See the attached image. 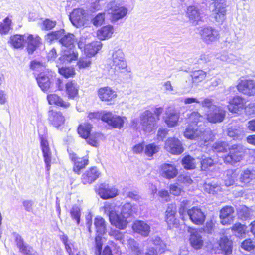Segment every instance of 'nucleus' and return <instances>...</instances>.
I'll use <instances>...</instances> for the list:
<instances>
[{
    "label": "nucleus",
    "mask_w": 255,
    "mask_h": 255,
    "mask_svg": "<svg viewBox=\"0 0 255 255\" xmlns=\"http://www.w3.org/2000/svg\"><path fill=\"white\" fill-rule=\"evenodd\" d=\"M48 120L53 127L61 128L64 127L65 118L61 112L50 110L48 112Z\"/></svg>",
    "instance_id": "19"
},
{
    "label": "nucleus",
    "mask_w": 255,
    "mask_h": 255,
    "mask_svg": "<svg viewBox=\"0 0 255 255\" xmlns=\"http://www.w3.org/2000/svg\"><path fill=\"white\" fill-rule=\"evenodd\" d=\"M203 118V117L197 112H193L188 116L189 122L191 125H198V123L201 122Z\"/></svg>",
    "instance_id": "58"
},
{
    "label": "nucleus",
    "mask_w": 255,
    "mask_h": 255,
    "mask_svg": "<svg viewBox=\"0 0 255 255\" xmlns=\"http://www.w3.org/2000/svg\"><path fill=\"white\" fill-rule=\"evenodd\" d=\"M245 101L239 96H235L229 101L228 110L230 112L238 113L245 108Z\"/></svg>",
    "instance_id": "25"
},
{
    "label": "nucleus",
    "mask_w": 255,
    "mask_h": 255,
    "mask_svg": "<svg viewBox=\"0 0 255 255\" xmlns=\"http://www.w3.org/2000/svg\"><path fill=\"white\" fill-rule=\"evenodd\" d=\"M238 215L242 219L248 218L254 215L253 211L245 206H242L238 210Z\"/></svg>",
    "instance_id": "54"
},
{
    "label": "nucleus",
    "mask_w": 255,
    "mask_h": 255,
    "mask_svg": "<svg viewBox=\"0 0 255 255\" xmlns=\"http://www.w3.org/2000/svg\"><path fill=\"white\" fill-rule=\"evenodd\" d=\"M104 212L109 218L111 224L120 230L125 229L128 224L127 219L119 211V207L114 202H105Z\"/></svg>",
    "instance_id": "2"
},
{
    "label": "nucleus",
    "mask_w": 255,
    "mask_h": 255,
    "mask_svg": "<svg viewBox=\"0 0 255 255\" xmlns=\"http://www.w3.org/2000/svg\"><path fill=\"white\" fill-rule=\"evenodd\" d=\"M71 215L74 219L77 224L80 223V209L77 206H74L71 210Z\"/></svg>",
    "instance_id": "63"
},
{
    "label": "nucleus",
    "mask_w": 255,
    "mask_h": 255,
    "mask_svg": "<svg viewBox=\"0 0 255 255\" xmlns=\"http://www.w3.org/2000/svg\"><path fill=\"white\" fill-rule=\"evenodd\" d=\"M185 137L191 140H199L200 146L205 145L209 141L213 140L211 130L208 128H204L201 125L190 124L184 132Z\"/></svg>",
    "instance_id": "1"
},
{
    "label": "nucleus",
    "mask_w": 255,
    "mask_h": 255,
    "mask_svg": "<svg viewBox=\"0 0 255 255\" xmlns=\"http://www.w3.org/2000/svg\"><path fill=\"white\" fill-rule=\"evenodd\" d=\"M133 230L143 237H147L150 232V226L143 221L137 220L132 225Z\"/></svg>",
    "instance_id": "28"
},
{
    "label": "nucleus",
    "mask_w": 255,
    "mask_h": 255,
    "mask_svg": "<svg viewBox=\"0 0 255 255\" xmlns=\"http://www.w3.org/2000/svg\"><path fill=\"white\" fill-rule=\"evenodd\" d=\"M187 214L191 221L196 225H201L205 221V215L198 207H192L187 211Z\"/></svg>",
    "instance_id": "22"
},
{
    "label": "nucleus",
    "mask_w": 255,
    "mask_h": 255,
    "mask_svg": "<svg viewBox=\"0 0 255 255\" xmlns=\"http://www.w3.org/2000/svg\"><path fill=\"white\" fill-rule=\"evenodd\" d=\"M234 210L232 206H226L220 211L221 223L223 225L231 224L234 220Z\"/></svg>",
    "instance_id": "23"
},
{
    "label": "nucleus",
    "mask_w": 255,
    "mask_h": 255,
    "mask_svg": "<svg viewBox=\"0 0 255 255\" xmlns=\"http://www.w3.org/2000/svg\"><path fill=\"white\" fill-rule=\"evenodd\" d=\"M66 92L68 98L74 99L78 94L79 86L74 81H69L65 85Z\"/></svg>",
    "instance_id": "37"
},
{
    "label": "nucleus",
    "mask_w": 255,
    "mask_h": 255,
    "mask_svg": "<svg viewBox=\"0 0 255 255\" xmlns=\"http://www.w3.org/2000/svg\"><path fill=\"white\" fill-rule=\"evenodd\" d=\"M16 242L20 251L24 254L26 255H38L37 253L32 248L24 244L21 237L17 236L16 237Z\"/></svg>",
    "instance_id": "40"
},
{
    "label": "nucleus",
    "mask_w": 255,
    "mask_h": 255,
    "mask_svg": "<svg viewBox=\"0 0 255 255\" xmlns=\"http://www.w3.org/2000/svg\"><path fill=\"white\" fill-rule=\"evenodd\" d=\"M201 105L205 108L208 109V111H210L215 108L217 105L214 104V101L213 99L209 98H205L201 102Z\"/></svg>",
    "instance_id": "60"
},
{
    "label": "nucleus",
    "mask_w": 255,
    "mask_h": 255,
    "mask_svg": "<svg viewBox=\"0 0 255 255\" xmlns=\"http://www.w3.org/2000/svg\"><path fill=\"white\" fill-rule=\"evenodd\" d=\"M239 91L248 96L255 95V81L251 79L241 80L237 86Z\"/></svg>",
    "instance_id": "15"
},
{
    "label": "nucleus",
    "mask_w": 255,
    "mask_h": 255,
    "mask_svg": "<svg viewBox=\"0 0 255 255\" xmlns=\"http://www.w3.org/2000/svg\"><path fill=\"white\" fill-rule=\"evenodd\" d=\"M100 174L96 167H92L82 175V182L84 184H91L99 177Z\"/></svg>",
    "instance_id": "30"
},
{
    "label": "nucleus",
    "mask_w": 255,
    "mask_h": 255,
    "mask_svg": "<svg viewBox=\"0 0 255 255\" xmlns=\"http://www.w3.org/2000/svg\"><path fill=\"white\" fill-rule=\"evenodd\" d=\"M59 73L66 78L73 77L75 75L74 68L71 67H64L58 68Z\"/></svg>",
    "instance_id": "51"
},
{
    "label": "nucleus",
    "mask_w": 255,
    "mask_h": 255,
    "mask_svg": "<svg viewBox=\"0 0 255 255\" xmlns=\"http://www.w3.org/2000/svg\"><path fill=\"white\" fill-rule=\"evenodd\" d=\"M47 100L49 104L54 105L64 108H67L70 105L69 102L64 101L60 96L56 94H48L47 96Z\"/></svg>",
    "instance_id": "32"
},
{
    "label": "nucleus",
    "mask_w": 255,
    "mask_h": 255,
    "mask_svg": "<svg viewBox=\"0 0 255 255\" xmlns=\"http://www.w3.org/2000/svg\"><path fill=\"white\" fill-rule=\"evenodd\" d=\"M113 32V27L111 25H107L97 31V36L100 40H105L110 38Z\"/></svg>",
    "instance_id": "36"
},
{
    "label": "nucleus",
    "mask_w": 255,
    "mask_h": 255,
    "mask_svg": "<svg viewBox=\"0 0 255 255\" xmlns=\"http://www.w3.org/2000/svg\"><path fill=\"white\" fill-rule=\"evenodd\" d=\"M110 64L112 71L116 76H120L125 72H130V69L128 67L125 54L121 49L113 51Z\"/></svg>",
    "instance_id": "3"
},
{
    "label": "nucleus",
    "mask_w": 255,
    "mask_h": 255,
    "mask_svg": "<svg viewBox=\"0 0 255 255\" xmlns=\"http://www.w3.org/2000/svg\"><path fill=\"white\" fill-rule=\"evenodd\" d=\"M25 42L24 35L16 34L10 36L8 43L14 48L19 49L22 48Z\"/></svg>",
    "instance_id": "41"
},
{
    "label": "nucleus",
    "mask_w": 255,
    "mask_h": 255,
    "mask_svg": "<svg viewBox=\"0 0 255 255\" xmlns=\"http://www.w3.org/2000/svg\"><path fill=\"white\" fill-rule=\"evenodd\" d=\"M225 115V108L218 105L213 109L207 111V118L210 123H220L224 120Z\"/></svg>",
    "instance_id": "12"
},
{
    "label": "nucleus",
    "mask_w": 255,
    "mask_h": 255,
    "mask_svg": "<svg viewBox=\"0 0 255 255\" xmlns=\"http://www.w3.org/2000/svg\"><path fill=\"white\" fill-rule=\"evenodd\" d=\"M160 175L167 179L175 178L178 173V170L174 164L164 163L160 166Z\"/></svg>",
    "instance_id": "21"
},
{
    "label": "nucleus",
    "mask_w": 255,
    "mask_h": 255,
    "mask_svg": "<svg viewBox=\"0 0 255 255\" xmlns=\"http://www.w3.org/2000/svg\"><path fill=\"white\" fill-rule=\"evenodd\" d=\"M53 76L51 71H46L40 73L36 78L38 86L44 92H47L51 84V78Z\"/></svg>",
    "instance_id": "17"
},
{
    "label": "nucleus",
    "mask_w": 255,
    "mask_h": 255,
    "mask_svg": "<svg viewBox=\"0 0 255 255\" xmlns=\"http://www.w3.org/2000/svg\"><path fill=\"white\" fill-rule=\"evenodd\" d=\"M170 193L174 196H179L181 194L182 189L181 187L177 184H171L169 186Z\"/></svg>",
    "instance_id": "64"
},
{
    "label": "nucleus",
    "mask_w": 255,
    "mask_h": 255,
    "mask_svg": "<svg viewBox=\"0 0 255 255\" xmlns=\"http://www.w3.org/2000/svg\"><path fill=\"white\" fill-rule=\"evenodd\" d=\"M119 211L121 214L127 219L134 213H136L137 208L135 205H133L129 203H127L124 204L121 208H119Z\"/></svg>",
    "instance_id": "39"
},
{
    "label": "nucleus",
    "mask_w": 255,
    "mask_h": 255,
    "mask_svg": "<svg viewBox=\"0 0 255 255\" xmlns=\"http://www.w3.org/2000/svg\"><path fill=\"white\" fill-rule=\"evenodd\" d=\"M103 138V135L100 133H93L90 134L87 139V143L91 146L97 147L100 140Z\"/></svg>",
    "instance_id": "45"
},
{
    "label": "nucleus",
    "mask_w": 255,
    "mask_h": 255,
    "mask_svg": "<svg viewBox=\"0 0 255 255\" xmlns=\"http://www.w3.org/2000/svg\"><path fill=\"white\" fill-rule=\"evenodd\" d=\"M206 192L210 194H215L220 190V187L215 183H206L204 186Z\"/></svg>",
    "instance_id": "59"
},
{
    "label": "nucleus",
    "mask_w": 255,
    "mask_h": 255,
    "mask_svg": "<svg viewBox=\"0 0 255 255\" xmlns=\"http://www.w3.org/2000/svg\"><path fill=\"white\" fill-rule=\"evenodd\" d=\"M159 147L154 143L149 144L146 146L145 148V153L148 157H151L152 155L159 151Z\"/></svg>",
    "instance_id": "56"
},
{
    "label": "nucleus",
    "mask_w": 255,
    "mask_h": 255,
    "mask_svg": "<svg viewBox=\"0 0 255 255\" xmlns=\"http://www.w3.org/2000/svg\"><path fill=\"white\" fill-rule=\"evenodd\" d=\"M236 178V174L232 170L226 172V176L225 178V184L228 187L234 184Z\"/></svg>",
    "instance_id": "53"
},
{
    "label": "nucleus",
    "mask_w": 255,
    "mask_h": 255,
    "mask_svg": "<svg viewBox=\"0 0 255 255\" xmlns=\"http://www.w3.org/2000/svg\"><path fill=\"white\" fill-rule=\"evenodd\" d=\"M70 20L72 24L77 28L87 26L88 24L86 11L81 8L74 9L70 15Z\"/></svg>",
    "instance_id": "10"
},
{
    "label": "nucleus",
    "mask_w": 255,
    "mask_h": 255,
    "mask_svg": "<svg viewBox=\"0 0 255 255\" xmlns=\"http://www.w3.org/2000/svg\"><path fill=\"white\" fill-rule=\"evenodd\" d=\"M165 149L172 154H181L184 149L181 142L176 138H169L165 142Z\"/></svg>",
    "instance_id": "14"
},
{
    "label": "nucleus",
    "mask_w": 255,
    "mask_h": 255,
    "mask_svg": "<svg viewBox=\"0 0 255 255\" xmlns=\"http://www.w3.org/2000/svg\"><path fill=\"white\" fill-rule=\"evenodd\" d=\"M226 7L223 2H216L212 10V16L217 22L222 23L226 18Z\"/></svg>",
    "instance_id": "24"
},
{
    "label": "nucleus",
    "mask_w": 255,
    "mask_h": 255,
    "mask_svg": "<svg viewBox=\"0 0 255 255\" xmlns=\"http://www.w3.org/2000/svg\"><path fill=\"white\" fill-rule=\"evenodd\" d=\"M140 125L142 129L146 133H150L157 128L158 118H155L153 113L146 110L140 114Z\"/></svg>",
    "instance_id": "4"
},
{
    "label": "nucleus",
    "mask_w": 255,
    "mask_h": 255,
    "mask_svg": "<svg viewBox=\"0 0 255 255\" xmlns=\"http://www.w3.org/2000/svg\"><path fill=\"white\" fill-rule=\"evenodd\" d=\"M199 34L201 39L206 44H211L218 40L220 38L219 31L212 26H204L201 28Z\"/></svg>",
    "instance_id": "9"
},
{
    "label": "nucleus",
    "mask_w": 255,
    "mask_h": 255,
    "mask_svg": "<svg viewBox=\"0 0 255 255\" xmlns=\"http://www.w3.org/2000/svg\"><path fill=\"white\" fill-rule=\"evenodd\" d=\"M182 164L186 169H193L196 167V160L191 156L187 155L183 158Z\"/></svg>",
    "instance_id": "47"
},
{
    "label": "nucleus",
    "mask_w": 255,
    "mask_h": 255,
    "mask_svg": "<svg viewBox=\"0 0 255 255\" xmlns=\"http://www.w3.org/2000/svg\"><path fill=\"white\" fill-rule=\"evenodd\" d=\"M220 250L226 255L231 254L232 252V242L227 237H221L218 243Z\"/></svg>",
    "instance_id": "34"
},
{
    "label": "nucleus",
    "mask_w": 255,
    "mask_h": 255,
    "mask_svg": "<svg viewBox=\"0 0 255 255\" xmlns=\"http://www.w3.org/2000/svg\"><path fill=\"white\" fill-rule=\"evenodd\" d=\"M241 247L245 250L250 251L254 249L255 245L251 239H248L242 243Z\"/></svg>",
    "instance_id": "62"
},
{
    "label": "nucleus",
    "mask_w": 255,
    "mask_h": 255,
    "mask_svg": "<svg viewBox=\"0 0 255 255\" xmlns=\"http://www.w3.org/2000/svg\"><path fill=\"white\" fill-rule=\"evenodd\" d=\"M179 119V113L174 108L169 107L166 109L164 120L169 128L175 127L178 124Z\"/></svg>",
    "instance_id": "20"
},
{
    "label": "nucleus",
    "mask_w": 255,
    "mask_h": 255,
    "mask_svg": "<svg viewBox=\"0 0 255 255\" xmlns=\"http://www.w3.org/2000/svg\"><path fill=\"white\" fill-rule=\"evenodd\" d=\"M149 247L145 255H158L165 252L166 244L158 236H154L149 241Z\"/></svg>",
    "instance_id": "8"
},
{
    "label": "nucleus",
    "mask_w": 255,
    "mask_h": 255,
    "mask_svg": "<svg viewBox=\"0 0 255 255\" xmlns=\"http://www.w3.org/2000/svg\"><path fill=\"white\" fill-rule=\"evenodd\" d=\"M92 128V126L90 124L85 123L80 124L78 128V133L80 137L87 139L90 134Z\"/></svg>",
    "instance_id": "44"
},
{
    "label": "nucleus",
    "mask_w": 255,
    "mask_h": 255,
    "mask_svg": "<svg viewBox=\"0 0 255 255\" xmlns=\"http://www.w3.org/2000/svg\"><path fill=\"white\" fill-rule=\"evenodd\" d=\"M229 153L225 157V162L234 164L243 158L245 148L241 145H233L229 147Z\"/></svg>",
    "instance_id": "7"
},
{
    "label": "nucleus",
    "mask_w": 255,
    "mask_h": 255,
    "mask_svg": "<svg viewBox=\"0 0 255 255\" xmlns=\"http://www.w3.org/2000/svg\"><path fill=\"white\" fill-rule=\"evenodd\" d=\"M98 95L101 101L105 102H111L117 96L116 92L108 86L100 88Z\"/></svg>",
    "instance_id": "26"
},
{
    "label": "nucleus",
    "mask_w": 255,
    "mask_h": 255,
    "mask_svg": "<svg viewBox=\"0 0 255 255\" xmlns=\"http://www.w3.org/2000/svg\"><path fill=\"white\" fill-rule=\"evenodd\" d=\"M25 42L27 43V52L31 54L42 44V39L38 35L24 34Z\"/></svg>",
    "instance_id": "18"
},
{
    "label": "nucleus",
    "mask_w": 255,
    "mask_h": 255,
    "mask_svg": "<svg viewBox=\"0 0 255 255\" xmlns=\"http://www.w3.org/2000/svg\"><path fill=\"white\" fill-rule=\"evenodd\" d=\"M213 148L214 151L215 152H222L226 151L229 147L226 142L218 141L214 143L213 145Z\"/></svg>",
    "instance_id": "57"
},
{
    "label": "nucleus",
    "mask_w": 255,
    "mask_h": 255,
    "mask_svg": "<svg viewBox=\"0 0 255 255\" xmlns=\"http://www.w3.org/2000/svg\"><path fill=\"white\" fill-rule=\"evenodd\" d=\"M255 178V173L252 171L246 169L242 170L240 174L239 182L242 186L247 185Z\"/></svg>",
    "instance_id": "33"
},
{
    "label": "nucleus",
    "mask_w": 255,
    "mask_h": 255,
    "mask_svg": "<svg viewBox=\"0 0 255 255\" xmlns=\"http://www.w3.org/2000/svg\"><path fill=\"white\" fill-rule=\"evenodd\" d=\"M102 120L115 128L121 129L127 121V118L105 111L103 112Z\"/></svg>",
    "instance_id": "5"
},
{
    "label": "nucleus",
    "mask_w": 255,
    "mask_h": 255,
    "mask_svg": "<svg viewBox=\"0 0 255 255\" xmlns=\"http://www.w3.org/2000/svg\"><path fill=\"white\" fill-rule=\"evenodd\" d=\"M188 231L190 233L189 240L191 246L195 249H200L203 245V241L197 230L188 227Z\"/></svg>",
    "instance_id": "27"
},
{
    "label": "nucleus",
    "mask_w": 255,
    "mask_h": 255,
    "mask_svg": "<svg viewBox=\"0 0 255 255\" xmlns=\"http://www.w3.org/2000/svg\"><path fill=\"white\" fill-rule=\"evenodd\" d=\"M232 229L235 235L237 237H242L245 234V226L240 223L235 224Z\"/></svg>",
    "instance_id": "55"
},
{
    "label": "nucleus",
    "mask_w": 255,
    "mask_h": 255,
    "mask_svg": "<svg viewBox=\"0 0 255 255\" xmlns=\"http://www.w3.org/2000/svg\"><path fill=\"white\" fill-rule=\"evenodd\" d=\"M56 25V21L46 19L43 21L41 26V28L42 30H50L53 28Z\"/></svg>",
    "instance_id": "61"
},
{
    "label": "nucleus",
    "mask_w": 255,
    "mask_h": 255,
    "mask_svg": "<svg viewBox=\"0 0 255 255\" xmlns=\"http://www.w3.org/2000/svg\"><path fill=\"white\" fill-rule=\"evenodd\" d=\"M60 43L64 46L72 48L76 42L75 36L72 34H63L59 40Z\"/></svg>",
    "instance_id": "43"
},
{
    "label": "nucleus",
    "mask_w": 255,
    "mask_h": 255,
    "mask_svg": "<svg viewBox=\"0 0 255 255\" xmlns=\"http://www.w3.org/2000/svg\"><path fill=\"white\" fill-rule=\"evenodd\" d=\"M64 32L63 29L50 32L45 36V40L48 42H51L55 40L61 39V37L63 36Z\"/></svg>",
    "instance_id": "52"
},
{
    "label": "nucleus",
    "mask_w": 255,
    "mask_h": 255,
    "mask_svg": "<svg viewBox=\"0 0 255 255\" xmlns=\"http://www.w3.org/2000/svg\"><path fill=\"white\" fill-rule=\"evenodd\" d=\"M12 29L11 16H8L0 21V35H7Z\"/></svg>",
    "instance_id": "35"
},
{
    "label": "nucleus",
    "mask_w": 255,
    "mask_h": 255,
    "mask_svg": "<svg viewBox=\"0 0 255 255\" xmlns=\"http://www.w3.org/2000/svg\"><path fill=\"white\" fill-rule=\"evenodd\" d=\"M186 15L189 21L194 24H198L202 18V14L199 9L195 6H189L187 8Z\"/></svg>",
    "instance_id": "29"
},
{
    "label": "nucleus",
    "mask_w": 255,
    "mask_h": 255,
    "mask_svg": "<svg viewBox=\"0 0 255 255\" xmlns=\"http://www.w3.org/2000/svg\"><path fill=\"white\" fill-rule=\"evenodd\" d=\"M78 57L77 52L74 51L72 48H70L69 50L65 51L62 57L59 58V60H65L68 62H70L73 60H75Z\"/></svg>",
    "instance_id": "49"
},
{
    "label": "nucleus",
    "mask_w": 255,
    "mask_h": 255,
    "mask_svg": "<svg viewBox=\"0 0 255 255\" xmlns=\"http://www.w3.org/2000/svg\"><path fill=\"white\" fill-rule=\"evenodd\" d=\"M128 246L134 255H141L142 250L139 248L138 243L133 239L129 238L128 240Z\"/></svg>",
    "instance_id": "46"
},
{
    "label": "nucleus",
    "mask_w": 255,
    "mask_h": 255,
    "mask_svg": "<svg viewBox=\"0 0 255 255\" xmlns=\"http://www.w3.org/2000/svg\"><path fill=\"white\" fill-rule=\"evenodd\" d=\"M96 192L103 199L113 198L118 195V189L114 186L101 184L96 189Z\"/></svg>",
    "instance_id": "11"
},
{
    "label": "nucleus",
    "mask_w": 255,
    "mask_h": 255,
    "mask_svg": "<svg viewBox=\"0 0 255 255\" xmlns=\"http://www.w3.org/2000/svg\"><path fill=\"white\" fill-rule=\"evenodd\" d=\"M40 145L44 161L47 171H49L51 164L52 152L49 146L47 139L44 136L40 137Z\"/></svg>",
    "instance_id": "16"
},
{
    "label": "nucleus",
    "mask_w": 255,
    "mask_h": 255,
    "mask_svg": "<svg viewBox=\"0 0 255 255\" xmlns=\"http://www.w3.org/2000/svg\"><path fill=\"white\" fill-rule=\"evenodd\" d=\"M94 225L96 232L98 233V235L95 238V254L96 255H101V251L102 246L101 235L104 234L106 230L105 221L102 217H96L94 220Z\"/></svg>",
    "instance_id": "6"
},
{
    "label": "nucleus",
    "mask_w": 255,
    "mask_h": 255,
    "mask_svg": "<svg viewBox=\"0 0 255 255\" xmlns=\"http://www.w3.org/2000/svg\"><path fill=\"white\" fill-rule=\"evenodd\" d=\"M193 83L198 84L203 81L206 77V73L203 70H195L191 75Z\"/></svg>",
    "instance_id": "48"
},
{
    "label": "nucleus",
    "mask_w": 255,
    "mask_h": 255,
    "mask_svg": "<svg viewBox=\"0 0 255 255\" xmlns=\"http://www.w3.org/2000/svg\"><path fill=\"white\" fill-rule=\"evenodd\" d=\"M92 64L91 57L86 55L81 58L77 62V66L79 69H88Z\"/></svg>",
    "instance_id": "50"
},
{
    "label": "nucleus",
    "mask_w": 255,
    "mask_h": 255,
    "mask_svg": "<svg viewBox=\"0 0 255 255\" xmlns=\"http://www.w3.org/2000/svg\"><path fill=\"white\" fill-rule=\"evenodd\" d=\"M109 7V13L114 21L124 18L128 13V10L126 7L115 3V2H112Z\"/></svg>",
    "instance_id": "13"
},
{
    "label": "nucleus",
    "mask_w": 255,
    "mask_h": 255,
    "mask_svg": "<svg viewBox=\"0 0 255 255\" xmlns=\"http://www.w3.org/2000/svg\"><path fill=\"white\" fill-rule=\"evenodd\" d=\"M227 134L229 136L236 139H241L244 136L243 128L237 126L229 128Z\"/></svg>",
    "instance_id": "42"
},
{
    "label": "nucleus",
    "mask_w": 255,
    "mask_h": 255,
    "mask_svg": "<svg viewBox=\"0 0 255 255\" xmlns=\"http://www.w3.org/2000/svg\"><path fill=\"white\" fill-rule=\"evenodd\" d=\"M70 158L74 162L73 171L77 174H80L81 170L88 165V160L86 157L78 158L75 154H70Z\"/></svg>",
    "instance_id": "31"
},
{
    "label": "nucleus",
    "mask_w": 255,
    "mask_h": 255,
    "mask_svg": "<svg viewBox=\"0 0 255 255\" xmlns=\"http://www.w3.org/2000/svg\"><path fill=\"white\" fill-rule=\"evenodd\" d=\"M102 47L100 41H95L86 45L85 47V54L90 57L94 56Z\"/></svg>",
    "instance_id": "38"
}]
</instances>
